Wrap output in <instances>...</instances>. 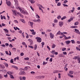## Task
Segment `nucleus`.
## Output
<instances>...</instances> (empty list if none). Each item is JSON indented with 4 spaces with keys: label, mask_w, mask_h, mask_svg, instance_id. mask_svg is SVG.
<instances>
[{
    "label": "nucleus",
    "mask_w": 80,
    "mask_h": 80,
    "mask_svg": "<svg viewBox=\"0 0 80 80\" xmlns=\"http://www.w3.org/2000/svg\"><path fill=\"white\" fill-rule=\"evenodd\" d=\"M17 9L18 10H19L21 13H22L23 14H24V15H28V13L23 8H17Z\"/></svg>",
    "instance_id": "1"
},
{
    "label": "nucleus",
    "mask_w": 80,
    "mask_h": 80,
    "mask_svg": "<svg viewBox=\"0 0 80 80\" xmlns=\"http://www.w3.org/2000/svg\"><path fill=\"white\" fill-rule=\"evenodd\" d=\"M38 6L39 8V10H41V11L43 13H44L43 11V9H42V8H41H41H43V6H42V5L40 4H38Z\"/></svg>",
    "instance_id": "2"
},
{
    "label": "nucleus",
    "mask_w": 80,
    "mask_h": 80,
    "mask_svg": "<svg viewBox=\"0 0 80 80\" xmlns=\"http://www.w3.org/2000/svg\"><path fill=\"white\" fill-rule=\"evenodd\" d=\"M37 40V41L39 43H40L42 42V39L40 37H37L35 38Z\"/></svg>",
    "instance_id": "3"
},
{
    "label": "nucleus",
    "mask_w": 80,
    "mask_h": 80,
    "mask_svg": "<svg viewBox=\"0 0 80 80\" xmlns=\"http://www.w3.org/2000/svg\"><path fill=\"white\" fill-rule=\"evenodd\" d=\"M6 1L8 6H10L11 5V2H10V1L8 0H6Z\"/></svg>",
    "instance_id": "4"
},
{
    "label": "nucleus",
    "mask_w": 80,
    "mask_h": 80,
    "mask_svg": "<svg viewBox=\"0 0 80 80\" xmlns=\"http://www.w3.org/2000/svg\"><path fill=\"white\" fill-rule=\"evenodd\" d=\"M28 23L29 25L31 26V28H33V22H29Z\"/></svg>",
    "instance_id": "5"
},
{
    "label": "nucleus",
    "mask_w": 80,
    "mask_h": 80,
    "mask_svg": "<svg viewBox=\"0 0 80 80\" xmlns=\"http://www.w3.org/2000/svg\"><path fill=\"white\" fill-rule=\"evenodd\" d=\"M49 34L50 37L51 39H52V38H54V34H52V32H50Z\"/></svg>",
    "instance_id": "6"
},
{
    "label": "nucleus",
    "mask_w": 80,
    "mask_h": 80,
    "mask_svg": "<svg viewBox=\"0 0 80 80\" xmlns=\"http://www.w3.org/2000/svg\"><path fill=\"white\" fill-rule=\"evenodd\" d=\"M63 25V22L60 21L59 22V25L60 27H62Z\"/></svg>",
    "instance_id": "7"
},
{
    "label": "nucleus",
    "mask_w": 80,
    "mask_h": 80,
    "mask_svg": "<svg viewBox=\"0 0 80 80\" xmlns=\"http://www.w3.org/2000/svg\"><path fill=\"white\" fill-rule=\"evenodd\" d=\"M60 72H63V71L55 70L53 72V73H59Z\"/></svg>",
    "instance_id": "8"
},
{
    "label": "nucleus",
    "mask_w": 80,
    "mask_h": 80,
    "mask_svg": "<svg viewBox=\"0 0 80 80\" xmlns=\"http://www.w3.org/2000/svg\"><path fill=\"white\" fill-rule=\"evenodd\" d=\"M19 75H26V73H25V72H24V71H21L19 73Z\"/></svg>",
    "instance_id": "9"
},
{
    "label": "nucleus",
    "mask_w": 80,
    "mask_h": 80,
    "mask_svg": "<svg viewBox=\"0 0 80 80\" xmlns=\"http://www.w3.org/2000/svg\"><path fill=\"white\" fill-rule=\"evenodd\" d=\"M74 10H75V8H72V10H70L68 12L69 13H73V12H74Z\"/></svg>",
    "instance_id": "10"
},
{
    "label": "nucleus",
    "mask_w": 80,
    "mask_h": 80,
    "mask_svg": "<svg viewBox=\"0 0 80 80\" xmlns=\"http://www.w3.org/2000/svg\"><path fill=\"white\" fill-rule=\"evenodd\" d=\"M63 35V37H64L66 40H68V39H70L71 37L70 36H69L68 37H67L66 36H65V35Z\"/></svg>",
    "instance_id": "11"
},
{
    "label": "nucleus",
    "mask_w": 80,
    "mask_h": 80,
    "mask_svg": "<svg viewBox=\"0 0 80 80\" xmlns=\"http://www.w3.org/2000/svg\"><path fill=\"white\" fill-rule=\"evenodd\" d=\"M58 56L59 57H63V58H65V55H63L62 53H61L60 54H59L58 55Z\"/></svg>",
    "instance_id": "12"
},
{
    "label": "nucleus",
    "mask_w": 80,
    "mask_h": 80,
    "mask_svg": "<svg viewBox=\"0 0 80 80\" xmlns=\"http://www.w3.org/2000/svg\"><path fill=\"white\" fill-rule=\"evenodd\" d=\"M15 6H16V8L17 9V8H20V7H18V2H16L15 3Z\"/></svg>",
    "instance_id": "13"
},
{
    "label": "nucleus",
    "mask_w": 80,
    "mask_h": 80,
    "mask_svg": "<svg viewBox=\"0 0 80 80\" xmlns=\"http://www.w3.org/2000/svg\"><path fill=\"white\" fill-rule=\"evenodd\" d=\"M78 47H76V48L77 50H78L79 51H80V45L78 46Z\"/></svg>",
    "instance_id": "14"
},
{
    "label": "nucleus",
    "mask_w": 80,
    "mask_h": 80,
    "mask_svg": "<svg viewBox=\"0 0 80 80\" xmlns=\"http://www.w3.org/2000/svg\"><path fill=\"white\" fill-rule=\"evenodd\" d=\"M70 28H78V26H72L70 27Z\"/></svg>",
    "instance_id": "15"
},
{
    "label": "nucleus",
    "mask_w": 80,
    "mask_h": 80,
    "mask_svg": "<svg viewBox=\"0 0 80 80\" xmlns=\"http://www.w3.org/2000/svg\"><path fill=\"white\" fill-rule=\"evenodd\" d=\"M17 14L19 15L22 18H23V16L22 15V14H21V13L17 12Z\"/></svg>",
    "instance_id": "16"
},
{
    "label": "nucleus",
    "mask_w": 80,
    "mask_h": 80,
    "mask_svg": "<svg viewBox=\"0 0 80 80\" xmlns=\"http://www.w3.org/2000/svg\"><path fill=\"white\" fill-rule=\"evenodd\" d=\"M61 33H62V32H61L60 31H59L56 34V36H57V35H61Z\"/></svg>",
    "instance_id": "17"
},
{
    "label": "nucleus",
    "mask_w": 80,
    "mask_h": 80,
    "mask_svg": "<svg viewBox=\"0 0 80 80\" xmlns=\"http://www.w3.org/2000/svg\"><path fill=\"white\" fill-rule=\"evenodd\" d=\"M70 42H71V41L69 40H68L65 41V43L66 44H70Z\"/></svg>",
    "instance_id": "18"
},
{
    "label": "nucleus",
    "mask_w": 80,
    "mask_h": 80,
    "mask_svg": "<svg viewBox=\"0 0 80 80\" xmlns=\"http://www.w3.org/2000/svg\"><path fill=\"white\" fill-rule=\"evenodd\" d=\"M73 20V18H71L69 20H68V22H70L71 21H72Z\"/></svg>",
    "instance_id": "19"
},
{
    "label": "nucleus",
    "mask_w": 80,
    "mask_h": 80,
    "mask_svg": "<svg viewBox=\"0 0 80 80\" xmlns=\"http://www.w3.org/2000/svg\"><path fill=\"white\" fill-rule=\"evenodd\" d=\"M1 24H0V28H1L2 27V26L3 27H4V26H5V24H4L3 23H2L1 24Z\"/></svg>",
    "instance_id": "20"
},
{
    "label": "nucleus",
    "mask_w": 80,
    "mask_h": 80,
    "mask_svg": "<svg viewBox=\"0 0 80 80\" xmlns=\"http://www.w3.org/2000/svg\"><path fill=\"white\" fill-rule=\"evenodd\" d=\"M68 33H67V32H62L61 33V35H63H63H65L63 34H65V35H66Z\"/></svg>",
    "instance_id": "21"
},
{
    "label": "nucleus",
    "mask_w": 80,
    "mask_h": 80,
    "mask_svg": "<svg viewBox=\"0 0 80 80\" xmlns=\"http://www.w3.org/2000/svg\"><path fill=\"white\" fill-rule=\"evenodd\" d=\"M34 49L35 50H37V44L35 45L34 47Z\"/></svg>",
    "instance_id": "22"
},
{
    "label": "nucleus",
    "mask_w": 80,
    "mask_h": 80,
    "mask_svg": "<svg viewBox=\"0 0 80 80\" xmlns=\"http://www.w3.org/2000/svg\"><path fill=\"white\" fill-rule=\"evenodd\" d=\"M0 68H1L2 69H4V68H5V67L4 66H3V65H2L1 64H0Z\"/></svg>",
    "instance_id": "23"
},
{
    "label": "nucleus",
    "mask_w": 80,
    "mask_h": 80,
    "mask_svg": "<svg viewBox=\"0 0 80 80\" xmlns=\"http://www.w3.org/2000/svg\"><path fill=\"white\" fill-rule=\"evenodd\" d=\"M4 30L5 31V33H8V31L7 29H4Z\"/></svg>",
    "instance_id": "24"
},
{
    "label": "nucleus",
    "mask_w": 80,
    "mask_h": 80,
    "mask_svg": "<svg viewBox=\"0 0 80 80\" xmlns=\"http://www.w3.org/2000/svg\"><path fill=\"white\" fill-rule=\"evenodd\" d=\"M52 55H55V50H52V51L51 52Z\"/></svg>",
    "instance_id": "25"
},
{
    "label": "nucleus",
    "mask_w": 80,
    "mask_h": 80,
    "mask_svg": "<svg viewBox=\"0 0 80 80\" xmlns=\"http://www.w3.org/2000/svg\"><path fill=\"white\" fill-rule=\"evenodd\" d=\"M66 48H62V52H64L66 50Z\"/></svg>",
    "instance_id": "26"
},
{
    "label": "nucleus",
    "mask_w": 80,
    "mask_h": 80,
    "mask_svg": "<svg viewBox=\"0 0 80 80\" xmlns=\"http://www.w3.org/2000/svg\"><path fill=\"white\" fill-rule=\"evenodd\" d=\"M65 18H67V17H66V16H64L62 17L61 18V20H64V19H65Z\"/></svg>",
    "instance_id": "27"
},
{
    "label": "nucleus",
    "mask_w": 80,
    "mask_h": 80,
    "mask_svg": "<svg viewBox=\"0 0 80 80\" xmlns=\"http://www.w3.org/2000/svg\"><path fill=\"white\" fill-rule=\"evenodd\" d=\"M12 67L13 68H15V69H16V70H17V69H18V68H17V66H16L12 65Z\"/></svg>",
    "instance_id": "28"
},
{
    "label": "nucleus",
    "mask_w": 80,
    "mask_h": 80,
    "mask_svg": "<svg viewBox=\"0 0 80 80\" xmlns=\"http://www.w3.org/2000/svg\"><path fill=\"white\" fill-rule=\"evenodd\" d=\"M68 76H69L71 78H73V75H72L70 74L69 73H68Z\"/></svg>",
    "instance_id": "29"
},
{
    "label": "nucleus",
    "mask_w": 80,
    "mask_h": 80,
    "mask_svg": "<svg viewBox=\"0 0 80 80\" xmlns=\"http://www.w3.org/2000/svg\"><path fill=\"white\" fill-rule=\"evenodd\" d=\"M20 20L22 22V23H25V21L23 19H20Z\"/></svg>",
    "instance_id": "30"
},
{
    "label": "nucleus",
    "mask_w": 80,
    "mask_h": 80,
    "mask_svg": "<svg viewBox=\"0 0 80 80\" xmlns=\"http://www.w3.org/2000/svg\"><path fill=\"white\" fill-rule=\"evenodd\" d=\"M56 47V45H55L54 44H53L52 45V48H55Z\"/></svg>",
    "instance_id": "31"
},
{
    "label": "nucleus",
    "mask_w": 80,
    "mask_h": 80,
    "mask_svg": "<svg viewBox=\"0 0 80 80\" xmlns=\"http://www.w3.org/2000/svg\"><path fill=\"white\" fill-rule=\"evenodd\" d=\"M71 42L73 44L75 43V40H71Z\"/></svg>",
    "instance_id": "32"
},
{
    "label": "nucleus",
    "mask_w": 80,
    "mask_h": 80,
    "mask_svg": "<svg viewBox=\"0 0 80 80\" xmlns=\"http://www.w3.org/2000/svg\"><path fill=\"white\" fill-rule=\"evenodd\" d=\"M7 73L8 75H11V74H12V73H13V72H12L8 71V72H7Z\"/></svg>",
    "instance_id": "33"
},
{
    "label": "nucleus",
    "mask_w": 80,
    "mask_h": 80,
    "mask_svg": "<svg viewBox=\"0 0 80 80\" xmlns=\"http://www.w3.org/2000/svg\"><path fill=\"white\" fill-rule=\"evenodd\" d=\"M54 23H57L58 22V20L56 19H55L54 20Z\"/></svg>",
    "instance_id": "34"
},
{
    "label": "nucleus",
    "mask_w": 80,
    "mask_h": 80,
    "mask_svg": "<svg viewBox=\"0 0 80 80\" xmlns=\"http://www.w3.org/2000/svg\"><path fill=\"white\" fill-rule=\"evenodd\" d=\"M78 63H80V57H78Z\"/></svg>",
    "instance_id": "35"
},
{
    "label": "nucleus",
    "mask_w": 80,
    "mask_h": 80,
    "mask_svg": "<svg viewBox=\"0 0 80 80\" xmlns=\"http://www.w3.org/2000/svg\"><path fill=\"white\" fill-rule=\"evenodd\" d=\"M24 60H29V58H24Z\"/></svg>",
    "instance_id": "36"
},
{
    "label": "nucleus",
    "mask_w": 80,
    "mask_h": 80,
    "mask_svg": "<svg viewBox=\"0 0 80 80\" xmlns=\"http://www.w3.org/2000/svg\"><path fill=\"white\" fill-rule=\"evenodd\" d=\"M69 73H70V74H73V71H70Z\"/></svg>",
    "instance_id": "37"
},
{
    "label": "nucleus",
    "mask_w": 80,
    "mask_h": 80,
    "mask_svg": "<svg viewBox=\"0 0 80 80\" xmlns=\"http://www.w3.org/2000/svg\"><path fill=\"white\" fill-rule=\"evenodd\" d=\"M76 33H77V32H79V30L77 29H74Z\"/></svg>",
    "instance_id": "38"
},
{
    "label": "nucleus",
    "mask_w": 80,
    "mask_h": 80,
    "mask_svg": "<svg viewBox=\"0 0 80 80\" xmlns=\"http://www.w3.org/2000/svg\"><path fill=\"white\" fill-rule=\"evenodd\" d=\"M61 3L59 2L57 4V6H61Z\"/></svg>",
    "instance_id": "39"
},
{
    "label": "nucleus",
    "mask_w": 80,
    "mask_h": 80,
    "mask_svg": "<svg viewBox=\"0 0 80 80\" xmlns=\"http://www.w3.org/2000/svg\"><path fill=\"white\" fill-rule=\"evenodd\" d=\"M23 38H25V35H24V32H23L22 34H21Z\"/></svg>",
    "instance_id": "40"
},
{
    "label": "nucleus",
    "mask_w": 80,
    "mask_h": 80,
    "mask_svg": "<svg viewBox=\"0 0 80 80\" xmlns=\"http://www.w3.org/2000/svg\"><path fill=\"white\" fill-rule=\"evenodd\" d=\"M30 2L31 3L33 4V3H35V1L32 0H31L30 1Z\"/></svg>",
    "instance_id": "41"
},
{
    "label": "nucleus",
    "mask_w": 80,
    "mask_h": 80,
    "mask_svg": "<svg viewBox=\"0 0 80 80\" xmlns=\"http://www.w3.org/2000/svg\"><path fill=\"white\" fill-rule=\"evenodd\" d=\"M62 53L63 55H67V53L66 52H62Z\"/></svg>",
    "instance_id": "42"
},
{
    "label": "nucleus",
    "mask_w": 80,
    "mask_h": 80,
    "mask_svg": "<svg viewBox=\"0 0 80 80\" xmlns=\"http://www.w3.org/2000/svg\"><path fill=\"white\" fill-rule=\"evenodd\" d=\"M47 63H48L47 62H45V61H43V65H46V64H47Z\"/></svg>",
    "instance_id": "43"
},
{
    "label": "nucleus",
    "mask_w": 80,
    "mask_h": 80,
    "mask_svg": "<svg viewBox=\"0 0 80 80\" xmlns=\"http://www.w3.org/2000/svg\"><path fill=\"white\" fill-rule=\"evenodd\" d=\"M26 38H28L29 37V36H28V34L27 33H26Z\"/></svg>",
    "instance_id": "44"
},
{
    "label": "nucleus",
    "mask_w": 80,
    "mask_h": 80,
    "mask_svg": "<svg viewBox=\"0 0 80 80\" xmlns=\"http://www.w3.org/2000/svg\"><path fill=\"white\" fill-rule=\"evenodd\" d=\"M37 21L38 23H40V22H41V20L40 19H38Z\"/></svg>",
    "instance_id": "45"
},
{
    "label": "nucleus",
    "mask_w": 80,
    "mask_h": 80,
    "mask_svg": "<svg viewBox=\"0 0 80 80\" xmlns=\"http://www.w3.org/2000/svg\"><path fill=\"white\" fill-rule=\"evenodd\" d=\"M41 44L42 45V47L43 48V46H44V45H45V43H44V42H43L41 43Z\"/></svg>",
    "instance_id": "46"
},
{
    "label": "nucleus",
    "mask_w": 80,
    "mask_h": 80,
    "mask_svg": "<svg viewBox=\"0 0 80 80\" xmlns=\"http://www.w3.org/2000/svg\"><path fill=\"white\" fill-rule=\"evenodd\" d=\"M12 12H13L14 13L15 15H16V13H17V11H16L12 10Z\"/></svg>",
    "instance_id": "47"
},
{
    "label": "nucleus",
    "mask_w": 80,
    "mask_h": 80,
    "mask_svg": "<svg viewBox=\"0 0 80 80\" xmlns=\"http://www.w3.org/2000/svg\"><path fill=\"white\" fill-rule=\"evenodd\" d=\"M78 25V22H77L74 23L75 25Z\"/></svg>",
    "instance_id": "48"
},
{
    "label": "nucleus",
    "mask_w": 80,
    "mask_h": 80,
    "mask_svg": "<svg viewBox=\"0 0 80 80\" xmlns=\"http://www.w3.org/2000/svg\"><path fill=\"white\" fill-rule=\"evenodd\" d=\"M19 78L20 80H23L22 77L21 76H19Z\"/></svg>",
    "instance_id": "49"
},
{
    "label": "nucleus",
    "mask_w": 80,
    "mask_h": 80,
    "mask_svg": "<svg viewBox=\"0 0 80 80\" xmlns=\"http://www.w3.org/2000/svg\"><path fill=\"white\" fill-rule=\"evenodd\" d=\"M36 17L37 18H40V16L38 15H36Z\"/></svg>",
    "instance_id": "50"
},
{
    "label": "nucleus",
    "mask_w": 80,
    "mask_h": 80,
    "mask_svg": "<svg viewBox=\"0 0 80 80\" xmlns=\"http://www.w3.org/2000/svg\"><path fill=\"white\" fill-rule=\"evenodd\" d=\"M78 57L75 56L74 58H73V59H75V60H77V59H78Z\"/></svg>",
    "instance_id": "51"
},
{
    "label": "nucleus",
    "mask_w": 80,
    "mask_h": 80,
    "mask_svg": "<svg viewBox=\"0 0 80 80\" xmlns=\"http://www.w3.org/2000/svg\"><path fill=\"white\" fill-rule=\"evenodd\" d=\"M19 33H20V34H22V30H20L18 31Z\"/></svg>",
    "instance_id": "52"
},
{
    "label": "nucleus",
    "mask_w": 80,
    "mask_h": 80,
    "mask_svg": "<svg viewBox=\"0 0 80 80\" xmlns=\"http://www.w3.org/2000/svg\"><path fill=\"white\" fill-rule=\"evenodd\" d=\"M28 47L31 48H32V49L33 48V47L32 46H28Z\"/></svg>",
    "instance_id": "53"
},
{
    "label": "nucleus",
    "mask_w": 80,
    "mask_h": 80,
    "mask_svg": "<svg viewBox=\"0 0 80 80\" xmlns=\"http://www.w3.org/2000/svg\"><path fill=\"white\" fill-rule=\"evenodd\" d=\"M62 5H63V6L64 7H68V5L66 4H63Z\"/></svg>",
    "instance_id": "54"
},
{
    "label": "nucleus",
    "mask_w": 80,
    "mask_h": 80,
    "mask_svg": "<svg viewBox=\"0 0 80 80\" xmlns=\"http://www.w3.org/2000/svg\"><path fill=\"white\" fill-rule=\"evenodd\" d=\"M58 78H61V74H60V73H59L58 74Z\"/></svg>",
    "instance_id": "55"
},
{
    "label": "nucleus",
    "mask_w": 80,
    "mask_h": 80,
    "mask_svg": "<svg viewBox=\"0 0 80 80\" xmlns=\"http://www.w3.org/2000/svg\"><path fill=\"white\" fill-rule=\"evenodd\" d=\"M22 80H26V77L25 76L22 77Z\"/></svg>",
    "instance_id": "56"
},
{
    "label": "nucleus",
    "mask_w": 80,
    "mask_h": 80,
    "mask_svg": "<svg viewBox=\"0 0 80 80\" xmlns=\"http://www.w3.org/2000/svg\"><path fill=\"white\" fill-rule=\"evenodd\" d=\"M10 63H13V59H11V60L10 61Z\"/></svg>",
    "instance_id": "57"
},
{
    "label": "nucleus",
    "mask_w": 80,
    "mask_h": 80,
    "mask_svg": "<svg viewBox=\"0 0 80 80\" xmlns=\"http://www.w3.org/2000/svg\"><path fill=\"white\" fill-rule=\"evenodd\" d=\"M22 45H23L25 46V45H26V43L24 42H22Z\"/></svg>",
    "instance_id": "58"
},
{
    "label": "nucleus",
    "mask_w": 80,
    "mask_h": 80,
    "mask_svg": "<svg viewBox=\"0 0 80 80\" xmlns=\"http://www.w3.org/2000/svg\"><path fill=\"white\" fill-rule=\"evenodd\" d=\"M57 18L58 19H60V18H61V16H59L57 17Z\"/></svg>",
    "instance_id": "59"
},
{
    "label": "nucleus",
    "mask_w": 80,
    "mask_h": 80,
    "mask_svg": "<svg viewBox=\"0 0 80 80\" xmlns=\"http://www.w3.org/2000/svg\"><path fill=\"white\" fill-rule=\"evenodd\" d=\"M3 77L2 76V75L0 74V79H2Z\"/></svg>",
    "instance_id": "60"
},
{
    "label": "nucleus",
    "mask_w": 80,
    "mask_h": 80,
    "mask_svg": "<svg viewBox=\"0 0 80 80\" xmlns=\"http://www.w3.org/2000/svg\"><path fill=\"white\" fill-rule=\"evenodd\" d=\"M21 56H23L24 55V53L23 52H22L20 54Z\"/></svg>",
    "instance_id": "61"
},
{
    "label": "nucleus",
    "mask_w": 80,
    "mask_h": 80,
    "mask_svg": "<svg viewBox=\"0 0 80 80\" xmlns=\"http://www.w3.org/2000/svg\"><path fill=\"white\" fill-rule=\"evenodd\" d=\"M45 76H41L40 78H44Z\"/></svg>",
    "instance_id": "62"
},
{
    "label": "nucleus",
    "mask_w": 80,
    "mask_h": 80,
    "mask_svg": "<svg viewBox=\"0 0 80 80\" xmlns=\"http://www.w3.org/2000/svg\"><path fill=\"white\" fill-rule=\"evenodd\" d=\"M10 78H14V77H13V75H10Z\"/></svg>",
    "instance_id": "63"
},
{
    "label": "nucleus",
    "mask_w": 80,
    "mask_h": 80,
    "mask_svg": "<svg viewBox=\"0 0 80 80\" xmlns=\"http://www.w3.org/2000/svg\"><path fill=\"white\" fill-rule=\"evenodd\" d=\"M41 77V76H37L36 77V78H40Z\"/></svg>",
    "instance_id": "64"
}]
</instances>
